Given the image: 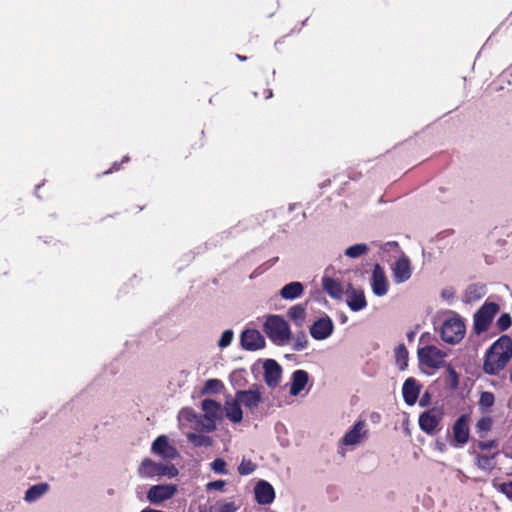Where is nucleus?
Returning a JSON list of instances; mask_svg holds the SVG:
<instances>
[{
    "label": "nucleus",
    "mask_w": 512,
    "mask_h": 512,
    "mask_svg": "<svg viewBox=\"0 0 512 512\" xmlns=\"http://www.w3.org/2000/svg\"><path fill=\"white\" fill-rule=\"evenodd\" d=\"M224 410L226 413V417L232 423H240L243 419V412L241 409V404L238 402L236 396L234 398H230L226 401Z\"/></svg>",
    "instance_id": "b1692460"
},
{
    "label": "nucleus",
    "mask_w": 512,
    "mask_h": 512,
    "mask_svg": "<svg viewBox=\"0 0 512 512\" xmlns=\"http://www.w3.org/2000/svg\"><path fill=\"white\" fill-rule=\"evenodd\" d=\"M495 446H496L495 441H488V442H481V443H479V447L482 450H489V449H492Z\"/></svg>",
    "instance_id": "de8ad7c7"
},
{
    "label": "nucleus",
    "mask_w": 512,
    "mask_h": 512,
    "mask_svg": "<svg viewBox=\"0 0 512 512\" xmlns=\"http://www.w3.org/2000/svg\"><path fill=\"white\" fill-rule=\"evenodd\" d=\"M484 295V291L482 287L470 286L466 291V301L473 302L479 300Z\"/></svg>",
    "instance_id": "f704fd0d"
},
{
    "label": "nucleus",
    "mask_w": 512,
    "mask_h": 512,
    "mask_svg": "<svg viewBox=\"0 0 512 512\" xmlns=\"http://www.w3.org/2000/svg\"><path fill=\"white\" fill-rule=\"evenodd\" d=\"M492 427V420L490 417H482L478 422H477V429L479 431H489Z\"/></svg>",
    "instance_id": "79ce46f5"
},
{
    "label": "nucleus",
    "mask_w": 512,
    "mask_h": 512,
    "mask_svg": "<svg viewBox=\"0 0 512 512\" xmlns=\"http://www.w3.org/2000/svg\"><path fill=\"white\" fill-rule=\"evenodd\" d=\"M465 331L463 319L455 313H450L441 324L440 336L444 342L456 344L464 338Z\"/></svg>",
    "instance_id": "7ed1b4c3"
},
{
    "label": "nucleus",
    "mask_w": 512,
    "mask_h": 512,
    "mask_svg": "<svg viewBox=\"0 0 512 512\" xmlns=\"http://www.w3.org/2000/svg\"><path fill=\"white\" fill-rule=\"evenodd\" d=\"M369 251L368 245L364 243L354 244L348 248H346L344 254L349 258H359L363 255H366Z\"/></svg>",
    "instance_id": "c85d7f7f"
},
{
    "label": "nucleus",
    "mask_w": 512,
    "mask_h": 512,
    "mask_svg": "<svg viewBox=\"0 0 512 512\" xmlns=\"http://www.w3.org/2000/svg\"><path fill=\"white\" fill-rule=\"evenodd\" d=\"M411 265L408 257L402 256L397 260L393 268V276L396 283H403L411 277Z\"/></svg>",
    "instance_id": "aec40b11"
},
{
    "label": "nucleus",
    "mask_w": 512,
    "mask_h": 512,
    "mask_svg": "<svg viewBox=\"0 0 512 512\" xmlns=\"http://www.w3.org/2000/svg\"><path fill=\"white\" fill-rule=\"evenodd\" d=\"M372 291L376 296H384L388 291V282L383 268L376 264L373 268L371 279Z\"/></svg>",
    "instance_id": "dca6fc26"
},
{
    "label": "nucleus",
    "mask_w": 512,
    "mask_h": 512,
    "mask_svg": "<svg viewBox=\"0 0 512 512\" xmlns=\"http://www.w3.org/2000/svg\"><path fill=\"white\" fill-rule=\"evenodd\" d=\"M179 421H188L194 423V428L199 430H204L207 432H212L213 430H209L206 426L208 425V418L197 415L192 409L184 408L179 413Z\"/></svg>",
    "instance_id": "6ab92c4d"
},
{
    "label": "nucleus",
    "mask_w": 512,
    "mask_h": 512,
    "mask_svg": "<svg viewBox=\"0 0 512 512\" xmlns=\"http://www.w3.org/2000/svg\"><path fill=\"white\" fill-rule=\"evenodd\" d=\"M367 436L368 429L366 422L359 420L344 434L341 439V444L344 446L355 447L362 443Z\"/></svg>",
    "instance_id": "6e6552de"
},
{
    "label": "nucleus",
    "mask_w": 512,
    "mask_h": 512,
    "mask_svg": "<svg viewBox=\"0 0 512 512\" xmlns=\"http://www.w3.org/2000/svg\"><path fill=\"white\" fill-rule=\"evenodd\" d=\"M379 248L383 251H389L393 247H397L398 244L396 242H386L383 244H378Z\"/></svg>",
    "instance_id": "49530a36"
},
{
    "label": "nucleus",
    "mask_w": 512,
    "mask_h": 512,
    "mask_svg": "<svg viewBox=\"0 0 512 512\" xmlns=\"http://www.w3.org/2000/svg\"><path fill=\"white\" fill-rule=\"evenodd\" d=\"M151 450L165 459H175L178 456L177 449L169 443V439L165 435L157 437L152 443Z\"/></svg>",
    "instance_id": "ddd939ff"
},
{
    "label": "nucleus",
    "mask_w": 512,
    "mask_h": 512,
    "mask_svg": "<svg viewBox=\"0 0 512 512\" xmlns=\"http://www.w3.org/2000/svg\"><path fill=\"white\" fill-rule=\"evenodd\" d=\"M176 492L177 487L174 484L153 485L147 492V500L151 504L158 505L171 499Z\"/></svg>",
    "instance_id": "1a4fd4ad"
},
{
    "label": "nucleus",
    "mask_w": 512,
    "mask_h": 512,
    "mask_svg": "<svg viewBox=\"0 0 512 512\" xmlns=\"http://www.w3.org/2000/svg\"><path fill=\"white\" fill-rule=\"evenodd\" d=\"M304 286L301 282L294 281L284 285L279 294L285 300H294L302 296Z\"/></svg>",
    "instance_id": "393cba45"
},
{
    "label": "nucleus",
    "mask_w": 512,
    "mask_h": 512,
    "mask_svg": "<svg viewBox=\"0 0 512 512\" xmlns=\"http://www.w3.org/2000/svg\"><path fill=\"white\" fill-rule=\"evenodd\" d=\"M240 343L243 349L255 351L265 347V338L256 329H246L241 333Z\"/></svg>",
    "instance_id": "9b49d317"
},
{
    "label": "nucleus",
    "mask_w": 512,
    "mask_h": 512,
    "mask_svg": "<svg viewBox=\"0 0 512 512\" xmlns=\"http://www.w3.org/2000/svg\"><path fill=\"white\" fill-rule=\"evenodd\" d=\"M442 297L446 298L447 300H449V299H451L453 297V293L451 291L444 290L442 292Z\"/></svg>",
    "instance_id": "09e8293b"
},
{
    "label": "nucleus",
    "mask_w": 512,
    "mask_h": 512,
    "mask_svg": "<svg viewBox=\"0 0 512 512\" xmlns=\"http://www.w3.org/2000/svg\"><path fill=\"white\" fill-rule=\"evenodd\" d=\"M211 469L215 473L221 475H226L228 473V471L226 470V462L221 458H217L211 463Z\"/></svg>",
    "instance_id": "a19ab883"
},
{
    "label": "nucleus",
    "mask_w": 512,
    "mask_h": 512,
    "mask_svg": "<svg viewBox=\"0 0 512 512\" xmlns=\"http://www.w3.org/2000/svg\"><path fill=\"white\" fill-rule=\"evenodd\" d=\"M417 354L421 365L431 369H440L446 367L449 349H441L435 345H425L418 349Z\"/></svg>",
    "instance_id": "20e7f679"
},
{
    "label": "nucleus",
    "mask_w": 512,
    "mask_h": 512,
    "mask_svg": "<svg viewBox=\"0 0 512 512\" xmlns=\"http://www.w3.org/2000/svg\"><path fill=\"white\" fill-rule=\"evenodd\" d=\"M224 480H217L207 483L206 488L207 490H222L225 486Z\"/></svg>",
    "instance_id": "c03bdc74"
},
{
    "label": "nucleus",
    "mask_w": 512,
    "mask_h": 512,
    "mask_svg": "<svg viewBox=\"0 0 512 512\" xmlns=\"http://www.w3.org/2000/svg\"><path fill=\"white\" fill-rule=\"evenodd\" d=\"M333 331L334 324L329 316L319 318L310 327V334L315 340H325L332 335Z\"/></svg>",
    "instance_id": "f8f14e48"
},
{
    "label": "nucleus",
    "mask_w": 512,
    "mask_h": 512,
    "mask_svg": "<svg viewBox=\"0 0 512 512\" xmlns=\"http://www.w3.org/2000/svg\"><path fill=\"white\" fill-rule=\"evenodd\" d=\"M511 324H512V318H511L510 314H508V313L501 314L500 317L496 321V326H497L498 330H500V331H506L507 329L510 328Z\"/></svg>",
    "instance_id": "4c0bfd02"
},
{
    "label": "nucleus",
    "mask_w": 512,
    "mask_h": 512,
    "mask_svg": "<svg viewBox=\"0 0 512 512\" xmlns=\"http://www.w3.org/2000/svg\"><path fill=\"white\" fill-rule=\"evenodd\" d=\"M272 96V92L270 91L267 98H270Z\"/></svg>",
    "instance_id": "603ef678"
},
{
    "label": "nucleus",
    "mask_w": 512,
    "mask_h": 512,
    "mask_svg": "<svg viewBox=\"0 0 512 512\" xmlns=\"http://www.w3.org/2000/svg\"><path fill=\"white\" fill-rule=\"evenodd\" d=\"M494 458L495 455H479L477 457V466L482 470L491 471L496 465Z\"/></svg>",
    "instance_id": "2f4dec72"
},
{
    "label": "nucleus",
    "mask_w": 512,
    "mask_h": 512,
    "mask_svg": "<svg viewBox=\"0 0 512 512\" xmlns=\"http://www.w3.org/2000/svg\"><path fill=\"white\" fill-rule=\"evenodd\" d=\"M495 402L494 394L488 391L482 392L479 399V406L488 409L493 406Z\"/></svg>",
    "instance_id": "e433bc0d"
},
{
    "label": "nucleus",
    "mask_w": 512,
    "mask_h": 512,
    "mask_svg": "<svg viewBox=\"0 0 512 512\" xmlns=\"http://www.w3.org/2000/svg\"><path fill=\"white\" fill-rule=\"evenodd\" d=\"M235 396L240 402L241 406H244L251 412H254L262 402V392L256 385L248 390H239L235 393Z\"/></svg>",
    "instance_id": "9d476101"
},
{
    "label": "nucleus",
    "mask_w": 512,
    "mask_h": 512,
    "mask_svg": "<svg viewBox=\"0 0 512 512\" xmlns=\"http://www.w3.org/2000/svg\"><path fill=\"white\" fill-rule=\"evenodd\" d=\"M414 336H415L414 332H410L407 334V338L409 341H412L414 339Z\"/></svg>",
    "instance_id": "8fccbe9b"
},
{
    "label": "nucleus",
    "mask_w": 512,
    "mask_h": 512,
    "mask_svg": "<svg viewBox=\"0 0 512 512\" xmlns=\"http://www.w3.org/2000/svg\"><path fill=\"white\" fill-rule=\"evenodd\" d=\"M257 468V465L250 459L243 458L238 466V473L242 476L252 474Z\"/></svg>",
    "instance_id": "72a5a7b5"
},
{
    "label": "nucleus",
    "mask_w": 512,
    "mask_h": 512,
    "mask_svg": "<svg viewBox=\"0 0 512 512\" xmlns=\"http://www.w3.org/2000/svg\"><path fill=\"white\" fill-rule=\"evenodd\" d=\"M238 507L234 502H217L211 506L208 512H236Z\"/></svg>",
    "instance_id": "473e14b6"
},
{
    "label": "nucleus",
    "mask_w": 512,
    "mask_h": 512,
    "mask_svg": "<svg viewBox=\"0 0 512 512\" xmlns=\"http://www.w3.org/2000/svg\"><path fill=\"white\" fill-rule=\"evenodd\" d=\"M202 410L204 411V416L208 418V425L206 426L209 430L216 429L215 421L220 418L222 414V408L219 403L212 399H205L202 401Z\"/></svg>",
    "instance_id": "2eb2a0df"
},
{
    "label": "nucleus",
    "mask_w": 512,
    "mask_h": 512,
    "mask_svg": "<svg viewBox=\"0 0 512 512\" xmlns=\"http://www.w3.org/2000/svg\"><path fill=\"white\" fill-rule=\"evenodd\" d=\"M308 345V340L304 332H299L295 335V341L293 343V349L295 351H302Z\"/></svg>",
    "instance_id": "58836bf2"
},
{
    "label": "nucleus",
    "mask_w": 512,
    "mask_h": 512,
    "mask_svg": "<svg viewBox=\"0 0 512 512\" xmlns=\"http://www.w3.org/2000/svg\"><path fill=\"white\" fill-rule=\"evenodd\" d=\"M137 474L142 479L154 478L156 476L172 478L178 474V470L174 465L157 463L150 458H145L138 465Z\"/></svg>",
    "instance_id": "39448f33"
},
{
    "label": "nucleus",
    "mask_w": 512,
    "mask_h": 512,
    "mask_svg": "<svg viewBox=\"0 0 512 512\" xmlns=\"http://www.w3.org/2000/svg\"><path fill=\"white\" fill-rule=\"evenodd\" d=\"M233 337L234 333L231 329L225 330L218 341L219 348L224 349L228 347L231 344Z\"/></svg>",
    "instance_id": "ea45409f"
},
{
    "label": "nucleus",
    "mask_w": 512,
    "mask_h": 512,
    "mask_svg": "<svg viewBox=\"0 0 512 512\" xmlns=\"http://www.w3.org/2000/svg\"><path fill=\"white\" fill-rule=\"evenodd\" d=\"M420 386L414 378H408L402 387V394L407 405H414L418 399Z\"/></svg>",
    "instance_id": "5701e85b"
},
{
    "label": "nucleus",
    "mask_w": 512,
    "mask_h": 512,
    "mask_svg": "<svg viewBox=\"0 0 512 512\" xmlns=\"http://www.w3.org/2000/svg\"><path fill=\"white\" fill-rule=\"evenodd\" d=\"M281 366L272 359H268L264 363V380L269 387H276L281 379Z\"/></svg>",
    "instance_id": "f3484780"
},
{
    "label": "nucleus",
    "mask_w": 512,
    "mask_h": 512,
    "mask_svg": "<svg viewBox=\"0 0 512 512\" xmlns=\"http://www.w3.org/2000/svg\"><path fill=\"white\" fill-rule=\"evenodd\" d=\"M446 368H447V373L449 375V381H450L451 386L457 387L458 383H459V378H458L457 372L450 365H446Z\"/></svg>",
    "instance_id": "37998d69"
},
{
    "label": "nucleus",
    "mask_w": 512,
    "mask_h": 512,
    "mask_svg": "<svg viewBox=\"0 0 512 512\" xmlns=\"http://www.w3.org/2000/svg\"><path fill=\"white\" fill-rule=\"evenodd\" d=\"M188 441L196 447H208L212 445V439L209 436L197 433H189Z\"/></svg>",
    "instance_id": "c756f323"
},
{
    "label": "nucleus",
    "mask_w": 512,
    "mask_h": 512,
    "mask_svg": "<svg viewBox=\"0 0 512 512\" xmlns=\"http://www.w3.org/2000/svg\"><path fill=\"white\" fill-rule=\"evenodd\" d=\"M49 489L47 483H39L31 486L26 492L24 499L25 501L32 503L41 498Z\"/></svg>",
    "instance_id": "bb28decb"
},
{
    "label": "nucleus",
    "mask_w": 512,
    "mask_h": 512,
    "mask_svg": "<svg viewBox=\"0 0 512 512\" xmlns=\"http://www.w3.org/2000/svg\"><path fill=\"white\" fill-rule=\"evenodd\" d=\"M263 330L276 345L284 346L291 340L290 326L280 315H269L263 325Z\"/></svg>",
    "instance_id": "f03ea898"
},
{
    "label": "nucleus",
    "mask_w": 512,
    "mask_h": 512,
    "mask_svg": "<svg viewBox=\"0 0 512 512\" xmlns=\"http://www.w3.org/2000/svg\"><path fill=\"white\" fill-rule=\"evenodd\" d=\"M254 495L258 504L269 505L275 499V490L269 482L259 480L254 487Z\"/></svg>",
    "instance_id": "4468645a"
},
{
    "label": "nucleus",
    "mask_w": 512,
    "mask_h": 512,
    "mask_svg": "<svg viewBox=\"0 0 512 512\" xmlns=\"http://www.w3.org/2000/svg\"><path fill=\"white\" fill-rule=\"evenodd\" d=\"M395 359L399 369L404 370L407 367L408 350L404 344H399L395 348Z\"/></svg>",
    "instance_id": "7c9ffc66"
},
{
    "label": "nucleus",
    "mask_w": 512,
    "mask_h": 512,
    "mask_svg": "<svg viewBox=\"0 0 512 512\" xmlns=\"http://www.w3.org/2000/svg\"><path fill=\"white\" fill-rule=\"evenodd\" d=\"M287 316L296 326L302 327L307 317L306 306L303 304H297L292 306L287 311Z\"/></svg>",
    "instance_id": "a878e982"
},
{
    "label": "nucleus",
    "mask_w": 512,
    "mask_h": 512,
    "mask_svg": "<svg viewBox=\"0 0 512 512\" xmlns=\"http://www.w3.org/2000/svg\"><path fill=\"white\" fill-rule=\"evenodd\" d=\"M443 417V412L439 408H431L424 411L419 416V426L423 432L428 435L435 434Z\"/></svg>",
    "instance_id": "0eeeda50"
},
{
    "label": "nucleus",
    "mask_w": 512,
    "mask_h": 512,
    "mask_svg": "<svg viewBox=\"0 0 512 512\" xmlns=\"http://www.w3.org/2000/svg\"><path fill=\"white\" fill-rule=\"evenodd\" d=\"M512 359V339L501 336L485 353L483 371L489 375H498Z\"/></svg>",
    "instance_id": "f257e3e1"
},
{
    "label": "nucleus",
    "mask_w": 512,
    "mask_h": 512,
    "mask_svg": "<svg viewBox=\"0 0 512 512\" xmlns=\"http://www.w3.org/2000/svg\"><path fill=\"white\" fill-rule=\"evenodd\" d=\"M346 296L347 305L354 312L360 311L367 306L366 298L362 290L350 288L347 290Z\"/></svg>",
    "instance_id": "4be33fe9"
},
{
    "label": "nucleus",
    "mask_w": 512,
    "mask_h": 512,
    "mask_svg": "<svg viewBox=\"0 0 512 512\" xmlns=\"http://www.w3.org/2000/svg\"><path fill=\"white\" fill-rule=\"evenodd\" d=\"M237 57H238L240 60H242V61L246 59V57H244V56H240V55H237Z\"/></svg>",
    "instance_id": "3c124183"
},
{
    "label": "nucleus",
    "mask_w": 512,
    "mask_h": 512,
    "mask_svg": "<svg viewBox=\"0 0 512 512\" xmlns=\"http://www.w3.org/2000/svg\"><path fill=\"white\" fill-rule=\"evenodd\" d=\"M323 288L324 290L335 299H338L342 296L343 288L341 283L335 279L330 277H323Z\"/></svg>",
    "instance_id": "cd10ccee"
},
{
    "label": "nucleus",
    "mask_w": 512,
    "mask_h": 512,
    "mask_svg": "<svg viewBox=\"0 0 512 512\" xmlns=\"http://www.w3.org/2000/svg\"><path fill=\"white\" fill-rule=\"evenodd\" d=\"M308 381L309 374L305 370L299 369L294 371L291 376L290 395H299L305 389Z\"/></svg>",
    "instance_id": "412c9836"
},
{
    "label": "nucleus",
    "mask_w": 512,
    "mask_h": 512,
    "mask_svg": "<svg viewBox=\"0 0 512 512\" xmlns=\"http://www.w3.org/2000/svg\"><path fill=\"white\" fill-rule=\"evenodd\" d=\"M469 416L461 415L453 425V436L459 444H466L469 439Z\"/></svg>",
    "instance_id": "a211bd4d"
},
{
    "label": "nucleus",
    "mask_w": 512,
    "mask_h": 512,
    "mask_svg": "<svg viewBox=\"0 0 512 512\" xmlns=\"http://www.w3.org/2000/svg\"><path fill=\"white\" fill-rule=\"evenodd\" d=\"M500 307L494 302H485L474 315V329L480 334L488 330L494 316L499 312Z\"/></svg>",
    "instance_id": "423d86ee"
},
{
    "label": "nucleus",
    "mask_w": 512,
    "mask_h": 512,
    "mask_svg": "<svg viewBox=\"0 0 512 512\" xmlns=\"http://www.w3.org/2000/svg\"><path fill=\"white\" fill-rule=\"evenodd\" d=\"M223 387L222 382L218 379H209L206 381L202 392L203 393H217Z\"/></svg>",
    "instance_id": "c9c22d12"
},
{
    "label": "nucleus",
    "mask_w": 512,
    "mask_h": 512,
    "mask_svg": "<svg viewBox=\"0 0 512 512\" xmlns=\"http://www.w3.org/2000/svg\"><path fill=\"white\" fill-rule=\"evenodd\" d=\"M501 491L509 498L512 499V481L504 483L501 486Z\"/></svg>",
    "instance_id": "a18cd8bd"
}]
</instances>
